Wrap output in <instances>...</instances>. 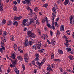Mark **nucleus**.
I'll return each instance as SVG.
<instances>
[{
  "label": "nucleus",
  "mask_w": 74,
  "mask_h": 74,
  "mask_svg": "<svg viewBox=\"0 0 74 74\" xmlns=\"http://www.w3.org/2000/svg\"><path fill=\"white\" fill-rule=\"evenodd\" d=\"M30 22L29 21V20L25 18L23 20V22L22 23L21 25L24 27L25 26H29L30 24L33 23H34V20L33 18H30L29 19ZM29 21V22H28Z\"/></svg>",
  "instance_id": "nucleus-1"
},
{
  "label": "nucleus",
  "mask_w": 74,
  "mask_h": 74,
  "mask_svg": "<svg viewBox=\"0 0 74 74\" xmlns=\"http://www.w3.org/2000/svg\"><path fill=\"white\" fill-rule=\"evenodd\" d=\"M45 62V58L43 59L42 60L41 62L40 63V62L38 61L37 62H36V64L38 65L39 66V68H41L42 65L44 63V62Z\"/></svg>",
  "instance_id": "nucleus-2"
},
{
  "label": "nucleus",
  "mask_w": 74,
  "mask_h": 74,
  "mask_svg": "<svg viewBox=\"0 0 74 74\" xmlns=\"http://www.w3.org/2000/svg\"><path fill=\"white\" fill-rule=\"evenodd\" d=\"M52 24L53 25L54 24V23L55 22V20L54 19L56 17V12H52Z\"/></svg>",
  "instance_id": "nucleus-3"
},
{
  "label": "nucleus",
  "mask_w": 74,
  "mask_h": 74,
  "mask_svg": "<svg viewBox=\"0 0 74 74\" xmlns=\"http://www.w3.org/2000/svg\"><path fill=\"white\" fill-rule=\"evenodd\" d=\"M23 45L25 47H27L29 46V43L28 42V39H26L23 42Z\"/></svg>",
  "instance_id": "nucleus-4"
},
{
  "label": "nucleus",
  "mask_w": 74,
  "mask_h": 74,
  "mask_svg": "<svg viewBox=\"0 0 74 74\" xmlns=\"http://www.w3.org/2000/svg\"><path fill=\"white\" fill-rule=\"evenodd\" d=\"M29 37H30V39L32 40V41H33L34 39H32V38H34L36 37V34L34 33H32V34L29 36Z\"/></svg>",
  "instance_id": "nucleus-5"
},
{
  "label": "nucleus",
  "mask_w": 74,
  "mask_h": 74,
  "mask_svg": "<svg viewBox=\"0 0 74 74\" xmlns=\"http://www.w3.org/2000/svg\"><path fill=\"white\" fill-rule=\"evenodd\" d=\"M47 26H48L49 28H50V29H52V26H51V25H50V24L49 23V20H48V19L47 17Z\"/></svg>",
  "instance_id": "nucleus-6"
},
{
  "label": "nucleus",
  "mask_w": 74,
  "mask_h": 74,
  "mask_svg": "<svg viewBox=\"0 0 74 74\" xmlns=\"http://www.w3.org/2000/svg\"><path fill=\"white\" fill-rule=\"evenodd\" d=\"M24 56V59L25 61V62L27 63H28V61H27L29 59V57H28V54H25Z\"/></svg>",
  "instance_id": "nucleus-7"
},
{
  "label": "nucleus",
  "mask_w": 74,
  "mask_h": 74,
  "mask_svg": "<svg viewBox=\"0 0 74 74\" xmlns=\"http://www.w3.org/2000/svg\"><path fill=\"white\" fill-rule=\"evenodd\" d=\"M41 41H38L36 43V45L38 47V49H39L40 48V47H41Z\"/></svg>",
  "instance_id": "nucleus-8"
},
{
  "label": "nucleus",
  "mask_w": 74,
  "mask_h": 74,
  "mask_svg": "<svg viewBox=\"0 0 74 74\" xmlns=\"http://www.w3.org/2000/svg\"><path fill=\"white\" fill-rule=\"evenodd\" d=\"M1 48L0 49V51L1 53H3V50L5 51V48L2 45H1Z\"/></svg>",
  "instance_id": "nucleus-9"
},
{
  "label": "nucleus",
  "mask_w": 74,
  "mask_h": 74,
  "mask_svg": "<svg viewBox=\"0 0 74 74\" xmlns=\"http://www.w3.org/2000/svg\"><path fill=\"white\" fill-rule=\"evenodd\" d=\"M16 63H17V60H15L12 62V64H13V67H16Z\"/></svg>",
  "instance_id": "nucleus-10"
},
{
  "label": "nucleus",
  "mask_w": 74,
  "mask_h": 74,
  "mask_svg": "<svg viewBox=\"0 0 74 74\" xmlns=\"http://www.w3.org/2000/svg\"><path fill=\"white\" fill-rule=\"evenodd\" d=\"M47 37V35L43 34L41 36V38L42 40H45Z\"/></svg>",
  "instance_id": "nucleus-11"
},
{
  "label": "nucleus",
  "mask_w": 74,
  "mask_h": 74,
  "mask_svg": "<svg viewBox=\"0 0 74 74\" xmlns=\"http://www.w3.org/2000/svg\"><path fill=\"white\" fill-rule=\"evenodd\" d=\"M17 59L18 60H19L21 61H23V59L22 58L21 56H17Z\"/></svg>",
  "instance_id": "nucleus-12"
},
{
  "label": "nucleus",
  "mask_w": 74,
  "mask_h": 74,
  "mask_svg": "<svg viewBox=\"0 0 74 74\" xmlns=\"http://www.w3.org/2000/svg\"><path fill=\"white\" fill-rule=\"evenodd\" d=\"M56 43V42H55V40L53 39H52L51 40V44L52 45H54L55 44V43Z\"/></svg>",
  "instance_id": "nucleus-13"
},
{
  "label": "nucleus",
  "mask_w": 74,
  "mask_h": 74,
  "mask_svg": "<svg viewBox=\"0 0 74 74\" xmlns=\"http://www.w3.org/2000/svg\"><path fill=\"white\" fill-rule=\"evenodd\" d=\"M10 39L11 41H14V35H12L10 36Z\"/></svg>",
  "instance_id": "nucleus-14"
},
{
  "label": "nucleus",
  "mask_w": 74,
  "mask_h": 74,
  "mask_svg": "<svg viewBox=\"0 0 74 74\" xmlns=\"http://www.w3.org/2000/svg\"><path fill=\"white\" fill-rule=\"evenodd\" d=\"M14 71L16 74H19V70L16 67L14 68Z\"/></svg>",
  "instance_id": "nucleus-15"
},
{
  "label": "nucleus",
  "mask_w": 74,
  "mask_h": 74,
  "mask_svg": "<svg viewBox=\"0 0 74 74\" xmlns=\"http://www.w3.org/2000/svg\"><path fill=\"white\" fill-rule=\"evenodd\" d=\"M60 31L62 32L64 31V25H62L60 27Z\"/></svg>",
  "instance_id": "nucleus-16"
},
{
  "label": "nucleus",
  "mask_w": 74,
  "mask_h": 74,
  "mask_svg": "<svg viewBox=\"0 0 74 74\" xmlns=\"http://www.w3.org/2000/svg\"><path fill=\"white\" fill-rule=\"evenodd\" d=\"M13 25L15 26H17L18 25V22L16 21H13Z\"/></svg>",
  "instance_id": "nucleus-17"
},
{
  "label": "nucleus",
  "mask_w": 74,
  "mask_h": 74,
  "mask_svg": "<svg viewBox=\"0 0 74 74\" xmlns=\"http://www.w3.org/2000/svg\"><path fill=\"white\" fill-rule=\"evenodd\" d=\"M70 1V0H65L64 2V5H67Z\"/></svg>",
  "instance_id": "nucleus-18"
},
{
  "label": "nucleus",
  "mask_w": 74,
  "mask_h": 74,
  "mask_svg": "<svg viewBox=\"0 0 74 74\" xmlns=\"http://www.w3.org/2000/svg\"><path fill=\"white\" fill-rule=\"evenodd\" d=\"M34 19L35 20H36L37 18V15H36L35 13H34Z\"/></svg>",
  "instance_id": "nucleus-19"
},
{
  "label": "nucleus",
  "mask_w": 74,
  "mask_h": 74,
  "mask_svg": "<svg viewBox=\"0 0 74 74\" xmlns=\"http://www.w3.org/2000/svg\"><path fill=\"white\" fill-rule=\"evenodd\" d=\"M1 40L2 41L4 42H6V39H5V38L4 37H2L1 38Z\"/></svg>",
  "instance_id": "nucleus-20"
},
{
  "label": "nucleus",
  "mask_w": 74,
  "mask_h": 74,
  "mask_svg": "<svg viewBox=\"0 0 74 74\" xmlns=\"http://www.w3.org/2000/svg\"><path fill=\"white\" fill-rule=\"evenodd\" d=\"M12 24V21L11 20H9L8 21L7 25L8 26H10Z\"/></svg>",
  "instance_id": "nucleus-21"
},
{
  "label": "nucleus",
  "mask_w": 74,
  "mask_h": 74,
  "mask_svg": "<svg viewBox=\"0 0 74 74\" xmlns=\"http://www.w3.org/2000/svg\"><path fill=\"white\" fill-rule=\"evenodd\" d=\"M25 1L27 4H30V0H25Z\"/></svg>",
  "instance_id": "nucleus-22"
},
{
  "label": "nucleus",
  "mask_w": 74,
  "mask_h": 74,
  "mask_svg": "<svg viewBox=\"0 0 74 74\" xmlns=\"http://www.w3.org/2000/svg\"><path fill=\"white\" fill-rule=\"evenodd\" d=\"M69 59L71 60H74V58H73V57L71 55L69 56Z\"/></svg>",
  "instance_id": "nucleus-23"
},
{
  "label": "nucleus",
  "mask_w": 74,
  "mask_h": 74,
  "mask_svg": "<svg viewBox=\"0 0 74 74\" xmlns=\"http://www.w3.org/2000/svg\"><path fill=\"white\" fill-rule=\"evenodd\" d=\"M46 21H47V17L45 16L44 17L43 19L42 20V22L43 23H44V22H45Z\"/></svg>",
  "instance_id": "nucleus-24"
},
{
  "label": "nucleus",
  "mask_w": 74,
  "mask_h": 74,
  "mask_svg": "<svg viewBox=\"0 0 74 74\" xmlns=\"http://www.w3.org/2000/svg\"><path fill=\"white\" fill-rule=\"evenodd\" d=\"M13 10L14 11H17L18 10L17 9V7L15 5H14V8H13Z\"/></svg>",
  "instance_id": "nucleus-25"
},
{
  "label": "nucleus",
  "mask_w": 74,
  "mask_h": 74,
  "mask_svg": "<svg viewBox=\"0 0 74 74\" xmlns=\"http://www.w3.org/2000/svg\"><path fill=\"white\" fill-rule=\"evenodd\" d=\"M11 56H12L11 57V58H12V59H15V55L12 54L11 55Z\"/></svg>",
  "instance_id": "nucleus-26"
},
{
  "label": "nucleus",
  "mask_w": 74,
  "mask_h": 74,
  "mask_svg": "<svg viewBox=\"0 0 74 74\" xmlns=\"http://www.w3.org/2000/svg\"><path fill=\"white\" fill-rule=\"evenodd\" d=\"M47 71H53V70L52 69V68H51V67L50 68L47 67Z\"/></svg>",
  "instance_id": "nucleus-27"
},
{
  "label": "nucleus",
  "mask_w": 74,
  "mask_h": 74,
  "mask_svg": "<svg viewBox=\"0 0 74 74\" xmlns=\"http://www.w3.org/2000/svg\"><path fill=\"white\" fill-rule=\"evenodd\" d=\"M22 66V68L23 69V71H24L25 69H26V66H25V65L23 64H22L21 65Z\"/></svg>",
  "instance_id": "nucleus-28"
},
{
  "label": "nucleus",
  "mask_w": 74,
  "mask_h": 74,
  "mask_svg": "<svg viewBox=\"0 0 74 74\" xmlns=\"http://www.w3.org/2000/svg\"><path fill=\"white\" fill-rule=\"evenodd\" d=\"M32 33V32L29 31L28 32L27 34V35H28V36H30L31 35Z\"/></svg>",
  "instance_id": "nucleus-29"
},
{
  "label": "nucleus",
  "mask_w": 74,
  "mask_h": 74,
  "mask_svg": "<svg viewBox=\"0 0 74 74\" xmlns=\"http://www.w3.org/2000/svg\"><path fill=\"white\" fill-rule=\"evenodd\" d=\"M34 10L35 12H37L38 11V8L37 7H35L34 8Z\"/></svg>",
  "instance_id": "nucleus-30"
},
{
  "label": "nucleus",
  "mask_w": 74,
  "mask_h": 74,
  "mask_svg": "<svg viewBox=\"0 0 74 74\" xmlns=\"http://www.w3.org/2000/svg\"><path fill=\"white\" fill-rule=\"evenodd\" d=\"M37 48L38 49V47L37 46H33L32 47L33 49H36Z\"/></svg>",
  "instance_id": "nucleus-31"
},
{
  "label": "nucleus",
  "mask_w": 74,
  "mask_h": 74,
  "mask_svg": "<svg viewBox=\"0 0 74 74\" xmlns=\"http://www.w3.org/2000/svg\"><path fill=\"white\" fill-rule=\"evenodd\" d=\"M3 34L4 36H7V35L8 34L7 32L5 31H3Z\"/></svg>",
  "instance_id": "nucleus-32"
},
{
  "label": "nucleus",
  "mask_w": 74,
  "mask_h": 74,
  "mask_svg": "<svg viewBox=\"0 0 74 74\" xmlns=\"http://www.w3.org/2000/svg\"><path fill=\"white\" fill-rule=\"evenodd\" d=\"M18 50L21 53H23V50H21L20 49L18 48Z\"/></svg>",
  "instance_id": "nucleus-33"
},
{
  "label": "nucleus",
  "mask_w": 74,
  "mask_h": 74,
  "mask_svg": "<svg viewBox=\"0 0 74 74\" xmlns=\"http://www.w3.org/2000/svg\"><path fill=\"white\" fill-rule=\"evenodd\" d=\"M36 23L37 25H39L40 24V22L38 19H37L36 21Z\"/></svg>",
  "instance_id": "nucleus-34"
},
{
  "label": "nucleus",
  "mask_w": 74,
  "mask_h": 74,
  "mask_svg": "<svg viewBox=\"0 0 74 74\" xmlns=\"http://www.w3.org/2000/svg\"><path fill=\"white\" fill-rule=\"evenodd\" d=\"M59 53H60L61 54H63V51L62 50H58Z\"/></svg>",
  "instance_id": "nucleus-35"
},
{
  "label": "nucleus",
  "mask_w": 74,
  "mask_h": 74,
  "mask_svg": "<svg viewBox=\"0 0 74 74\" xmlns=\"http://www.w3.org/2000/svg\"><path fill=\"white\" fill-rule=\"evenodd\" d=\"M52 12H56V8L55 7H53L52 8Z\"/></svg>",
  "instance_id": "nucleus-36"
},
{
  "label": "nucleus",
  "mask_w": 74,
  "mask_h": 74,
  "mask_svg": "<svg viewBox=\"0 0 74 74\" xmlns=\"http://www.w3.org/2000/svg\"><path fill=\"white\" fill-rule=\"evenodd\" d=\"M3 10V6H0V11H2Z\"/></svg>",
  "instance_id": "nucleus-37"
},
{
  "label": "nucleus",
  "mask_w": 74,
  "mask_h": 74,
  "mask_svg": "<svg viewBox=\"0 0 74 74\" xmlns=\"http://www.w3.org/2000/svg\"><path fill=\"white\" fill-rule=\"evenodd\" d=\"M30 12H31L30 15L31 16H33V14H34V13L33 12V11L32 10H31L30 11Z\"/></svg>",
  "instance_id": "nucleus-38"
},
{
  "label": "nucleus",
  "mask_w": 74,
  "mask_h": 74,
  "mask_svg": "<svg viewBox=\"0 0 74 74\" xmlns=\"http://www.w3.org/2000/svg\"><path fill=\"white\" fill-rule=\"evenodd\" d=\"M56 34L57 35H58V36L60 34V31L57 30Z\"/></svg>",
  "instance_id": "nucleus-39"
},
{
  "label": "nucleus",
  "mask_w": 74,
  "mask_h": 74,
  "mask_svg": "<svg viewBox=\"0 0 74 74\" xmlns=\"http://www.w3.org/2000/svg\"><path fill=\"white\" fill-rule=\"evenodd\" d=\"M3 24H5L6 23V20L3 19L2 20Z\"/></svg>",
  "instance_id": "nucleus-40"
},
{
  "label": "nucleus",
  "mask_w": 74,
  "mask_h": 74,
  "mask_svg": "<svg viewBox=\"0 0 74 74\" xmlns=\"http://www.w3.org/2000/svg\"><path fill=\"white\" fill-rule=\"evenodd\" d=\"M32 62L33 64L34 65V66H35L36 67H37V66L35 64V62H34V61H32Z\"/></svg>",
  "instance_id": "nucleus-41"
},
{
  "label": "nucleus",
  "mask_w": 74,
  "mask_h": 74,
  "mask_svg": "<svg viewBox=\"0 0 74 74\" xmlns=\"http://www.w3.org/2000/svg\"><path fill=\"white\" fill-rule=\"evenodd\" d=\"M26 8L28 10H29V11H30L32 10V9H31V8L30 7H29V6H27V7Z\"/></svg>",
  "instance_id": "nucleus-42"
},
{
  "label": "nucleus",
  "mask_w": 74,
  "mask_h": 74,
  "mask_svg": "<svg viewBox=\"0 0 74 74\" xmlns=\"http://www.w3.org/2000/svg\"><path fill=\"white\" fill-rule=\"evenodd\" d=\"M66 50L70 52L71 51V49L70 48H67L66 49Z\"/></svg>",
  "instance_id": "nucleus-43"
},
{
  "label": "nucleus",
  "mask_w": 74,
  "mask_h": 74,
  "mask_svg": "<svg viewBox=\"0 0 74 74\" xmlns=\"http://www.w3.org/2000/svg\"><path fill=\"white\" fill-rule=\"evenodd\" d=\"M0 6H4L3 3H1V0H0Z\"/></svg>",
  "instance_id": "nucleus-44"
},
{
  "label": "nucleus",
  "mask_w": 74,
  "mask_h": 74,
  "mask_svg": "<svg viewBox=\"0 0 74 74\" xmlns=\"http://www.w3.org/2000/svg\"><path fill=\"white\" fill-rule=\"evenodd\" d=\"M29 43L30 45H32L33 44V42H32V41H30L29 42L28 44Z\"/></svg>",
  "instance_id": "nucleus-45"
},
{
  "label": "nucleus",
  "mask_w": 74,
  "mask_h": 74,
  "mask_svg": "<svg viewBox=\"0 0 74 74\" xmlns=\"http://www.w3.org/2000/svg\"><path fill=\"white\" fill-rule=\"evenodd\" d=\"M35 56L36 57H39V56H40V55L38 53H36L35 54Z\"/></svg>",
  "instance_id": "nucleus-46"
},
{
  "label": "nucleus",
  "mask_w": 74,
  "mask_h": 74,
  "mask_svg": "<svg viewBox=\"0 0 74 74\" xmlns=\"http://www.w3.org/2000/svg\"><path fill=\"white\" fill-rule=\"evenodd\" d=\"M51 67H52V68H55V64H52L51 66Z\"/></svg>",
  "instance_id": "nucleus-47"
},
{
  "label": "nucleus",
  "mask_w": 74,
  "mask_h": 74,
  "mask_svg": "<svg viewBox=\"0 0 74 74\" xmlns=\"http://www.w3.org/2000/svg\"><path fill=\"white\" fill-rule=\"evenodd\" d=\"M35 61H38V60H39V58L38 57H36L35 58Z\"/></svg>",
  "instance_id": "nucleus-48"
},
{
  "label": "nucleus",
  "mask_w": 74,
  "mask_h": 74,
  "mask_svg": "<svg viewBox=\"0 0 74 74\" xmlns=\"http://www.w3.org/2000/svg\"><path fill=\"white\" fill-rule=\"evenodd\" d=\"M38 32L40 35H41V30L38 29Z\"/></svg>",
  "instance_id": "nucleus-49"
},
{
  "label": "nucleus",
  "mask_w": 74,
  "mask_h": 74,
  "mask_svg": "<svg viewBox=\"0 0 74 74\" xmlns=\"http://www.w3.org/2000/svg\"><path fill=\"white\" fill-rule=\"evenodd\" d=\"M40 52L41 53H43L44 52V49H42L39 50Z\"/></svg>",
  "instance_id": "nucleus-50"
},
{
  "label": "nucleus",
  "mask_w": 74,
  "mask_h": 74,
  "mask_svg": "<svg viewBox=\"0 0 74 74\" xmlns=\"http://www.w3.org/2000/svg\"><path fill=\"white\" fill-rule=\"evenodd\" d=\"M66 33L68 35H70V32H69V31L68 30L66 31Z\"/></svg>",
  "instance_id": "nucleus-51"
},
{
  "label": "nucleus",
  "mask_w": 74,
  "mask_h": 74,
  "mask_svg": "<svg viewBox=\"0 0 74 74\" xmlns=\"http://www.w3.org/2000/svg\"><path fill=\"white\" fill-rule=\"evenodd\" d=\"M22 19V16H20L18 17H17V19L18 20H20V19Z\"/></svg>",
  "instance_id": "nucleus-52"
},
{
  "label": "nucleus",
  "mask_w": 74,
  "mask_h": 74,
  "mask_svg": "<svg viewBox=\"0 0 74 74\" xmlns=\"http://www.w3.org/2000/svg\"><path fill=\"white\" fill-rule=\"evenodd\" d=\"M22 3H23V4H26V1H22Z\"/></svg>",
  "instance_id": "nucleus-53"
},
{
  "label": "nucleus",
  "mask_w": 74,
  "mask_h": 74,
  "mask_svg": "<svg viewBox=\"0 0 74 74\" xmlns=\"http://www.w3.org/2000/svg\"><path fill=\"white\" fill-rule=\"evenodd\" d=\"M60 71L61 72H63V69H62V68H60Z\"/></svg>",
  "instance_id": "nucleus-54"
},
{
  "label": "nucleus",
  "mask_w": 74,
  "mask_h": 74,
  "mask_svg": "<svg viewBox=\"0 0 74 74\" xmlns=\"http://www.w3.org/2000/svg\"><path fill=\"white\" fill-rule=\"evenodd\" d=\"M64 38L66 40H67V39H68V38L67 37V36H66L64 35Z\"/></svg>",
  "instance_id": "nucleus-55"
},
{
  "label": "nucleus",
  "mask_w": 74,
  "mask_h": 74,
  "mask_svg": "<svg viewBox=\"0 0 74 74\" xmlns=\"http://www.w3.org/2000/svg\"><path fill=\"white\" fill-rule=\"evenodd\" d=\"M13 2L14 4H15V5H16L17 4V2L16 1H14Z\"/></svg>",
  "instance_id": "nucleus-56"
},
{
  "label": "nucleus",
  "mask_w": 74,
  "mask_h": 74,
  "mask_svg": "<svg viewBox=\"0 0 74 74\" xmlns=\"http://www.w3.org/2000/svg\"><path fill=\"white\" fill-rule=\"evenodd\" d=\"M47 42L49 44H51V42L49 41L48 40V39H47Z\"/></svg>",
  "instance_id": "nucleus-57"
},
{
  "label": "nucleus",
  "mask_w": 74,
  "mask_h": 74,
  "mask_svg": "<svg viewBox=\"0 0 74 74\" xmlns=\"http://www.w3.org/2000/svg\"><path fill=\"white\" fill-rule=\"evenodd\" d=\"M6 57L7 59H9V60H10L11 59V58H9V57L7 55H6Z\"/></svg>",
  "instance_id": "nucleus-58"
},
{
  "label": "nucleus",
  "mask_w": 74,
  "mask_h": 74,
  "mask_svg": "<svg viewBox=\"0 0 74 74\" xmlns=\"http://www.w3.org/2000/svg\"><path fill=\"white\" fill-rule=\"evenodd\" d=\"M50 35L52 36V34H53V32H52V31H51L50 32Z\"/></svg>",
  "instance_id": "nucleus-59"
},
{
  "label": "nucleus",
  "mask_w": 74,
  "mask_h": 74,
  "mask_svg": "<svg viewBox=\"0 0 74 74\" xmlns=\"http://www.w3.org/2000/svg\"><path fill=\"white\" fill-rule=\"evenodd\" d=\"M54 60L55 62H59V60L58 59H54Z\"/></svg>",
  "instance_id": "nucleus-60"
},
{
  "label": "nucleus",
  "mask_w": 74,
  "mask_h": 74,
  "mask_svg": "<svg viewBox=\"0 0 74 74\" xmlns=\"http://www.w3.org/2000/svg\"><path fill=\"white\" fill-rule=\"evenodd\" d=\"M43 7H45V8H47V4H44L43 5Z\"/></svg>",
  "instance_id": "nucleus-61"
},
{
  "label": "nucleus",
  "mask_w": 74,
  "mask_h": 74,
  "mask_svg": "<svg viewBox=\"0 0 74 74\" xmlns=\"http://www.w3.org/2000/svg\"><path fill=\"white\" fill-rule=\"evenodd\" d=\"M14 48H17V45L16 44H15L14 46Z\"/></svg>",
  "instance_id": "nucleus-62"
},
{
  "label": "nucleus",
  "mask_w": 74,
  "mask_h": 74,
  "mask_svg": "<svg viewBox=\"0 0 74 74\" xmlns=\"http://www.w3.org/2000/svg\"><path fill=\"white\" fill-rule=\"evenodd\" d=\"M37 69H34V74H36V71H37Z\"/></svg>",
  "instance_id": "nucleus-63"
},
{
  "label": "nucleus",
  "mask_w": 74,
  "mask_h": 74,
  "mask_svg": "<svg viewBox=\"0 0 74 74\" xmlns=\"http://www.w3.org/2000/svg\"><path fill=\"white\" fill-rule=\"evenodd\" d=\"M14 19L15 20H18V17L16 16H15L14 18Z\"/></svg>",
  "instance_id": "nucleus-64"
}]
</instances>
